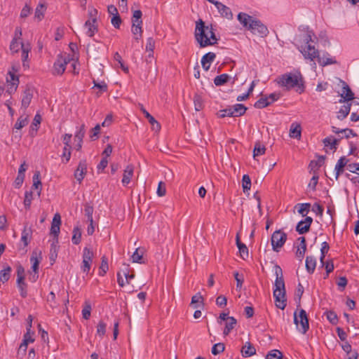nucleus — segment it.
I'll use <instances>...</instances> for the list:
<instances>
[{
  "label": "nucleus",
  "instance_id": "1",
  "mask_svg": "<svg viewBox=\"0 0 359 359\" xmlns=\"http://www.w3.org/2000/svg\"><path fill=\"white\" fill-rule=\"evenodd\" d=\"M194 36L201 48L215 45L219 40L216 37L212 25H205L201 19L196 22Z\"/></svg>",
  "mask_w": 359,
  "mask_h": 359
},
{
  "label": "nucleus",
  "instance_id": "2",
  "mask_svg": "<svg viewBox=\"0 0 359 359\" xmlns=\"http://www.w3.org/2000/svg\"><path fill=\"white\" fill-rule=\"evenodd\" d=\"M275 273L276 278L274 283L273 297L276 306L283 310L287 306L286 290L282 269L277 264L275 266Z\"/></svg>",
  "mask_w": 359,
  "mask_h": 359
},
{
  "label": "nucleus",
  "instance_id": "3",
  "mask_svg": "<svg viewBox=\"0 0 359 359\" xmlns=\"http://www.w3.org/2000/svg\"><path fill=\"white\" fill-rule=\"evenodd\" d=\"M278 83L287 90L296 88V91L299 94L305 90L304 78L300 72L281 75L278 78Z\"/></svg>",
  "mask_w": 359,
  "mask_h": 359
},
{
  "label": "nucleus",
  "instance_id": "4",
  "mask_svg": "<svg viewBox=\"0 0 359 359\" xmlns=\"http://www.w3.org/2000/svg\"><path fill=\"white\" fill-rule=\"evenodd\" d=\"M302 30L305 33L301 35L300 38L302 42L306 44V46L304 48L301 46L299 50L306 59L313 61L319 56L318 50L314 46L310 44V42L313 41L312 37L315 36L314 32L310 30L308 26L303 27Z\"/></svg>",
  "mask_w": 359,
  "mask_h": 359
},
{
  "label": "nucleus",
  "instance_id": "5",
  "mask_svg": "<svg viewBox=\"0 0 359 359\" xmlns=\"http://www.w3.org/2000/svg\"><path fill=\"white\" fill-rule=\"evenodd\" d=\"M298 310L299 308L294 312V323L299 332L305 334L309 329V318L305 310L300 309L297 315Z\"/></svg>",
  "mask_w": 359,
  "mask_h": 359
},
{
  "label": "nucleus",
  "instance_id": "6",
  "mask_svg": "<svg viewBox=\"0 0 359 359\" xmlns=\"http://www.w3.org/2000/svg\"><path fill=\"white\" fill-rule=\"evenodd\" d=\"M32 233L33 230L32 226H29L27 222H25L24 228L21 233L20 242L18 245V250L22 252V254H26L27 252V247L31 242Z\"/></svg>",
  "mask_w": 359,
  "mask_h": 359
},
{
  "label": "nucleus",
  "instance_id": "7",
  "mask_svg": "<svg viewBox=\"0 0 359 359\" xmlns=\"http://www.w3.org/2000/svg\"><path fill=\"white\" fill-rule=\"evenodd\" d=\"M73 59L70 57L69 55H63L62 54H59L53 64V74H63L66 69L67 65Z\"/></svg>",
  "mask_w": 359,
  "mask_h": 359
},
{
  "label": "nucleus",
  "instance_id": "8",
  "mask_svg": "<svg viewBox=\"0 0 359 359\" xmlns=\"http://www.w3.org/2000/svg\"><path fill=\"white\" fill-rule=\"evenodd\" d=\"M287 241V234L282 230L275 231L271 238L272 249L278 252Z\"/></svg>",
  "mask_w": 359,
  "mask_h": 359
},
{
  "label": "nucleus",
  "instance_id": "9",
  "mask_svg": "<svg viewBox=\"0 0 359 359\" xmlns=\"http://www.w3.org/2000/svg\"><path fill=\"white\" fill-rule=\"evenodd\" d=\"M17 286L20 291V296L22 298H25L27 296V284L25 281V269L21 265L17 266Z\"/></svg>",
  "mask_w": 359,
  "mask_h": 359
},
{
  "label": "nucleus",
  "instance_id": "10",
  "mask_svg": "<svg viewBox=\"0 0 359 359\" xmlns=\"http://www.w3.org/2000/svg\"><path fill=\"white\" fill-rule=\"evenodd\" d=\"M249 31L261 37H266L269 33L267 27L260 20L256 18L249 25Z\"/></svg>",
  "mask_w": 359,
  "mask_h": 359
},
{
  "label": "nucleus",
  "instance_id": "11",
  "mask_svg": "<svg viewBox=\"0 0 359 359\" xmlns=\"http://www.w3.org/2000/svg\"><path fill=\"white\" fill-rule=\"evenodd\" d=\"M94 253L90 248L87 247L84 248L83 251V261L81 264V270L83 273L88 274L90 271V266L93 262Z\"/></svg>",
  "mask_w": 359,
  "mask_h": 359
},
{
  "label": "nucleus",
  "instance_id": "12",
  "mask_svg": "<svg viewBox=\"0 0 359 359\" xmlns=\"http://www.w3.org/2000/svg\"><path fill=\"white\" fill-rule=\"evenodd\" d=\"M312 223L313 218L311 217H306L304 219H302L297 223L295 229L299 234L306 233L310 231Z\"/></svg>",
  "mask_w": 359,
  "mask_h": 359
},
{
  "label": "nucleus",
  "instance_id": "13",
  "mask_svg": "<svg viewBox=\"0 0 359 359\" xmlns=\"http://www.w3.org/2000/svg\"><path fill=\"white\" fill-rule=\"evenodd\" d=\"M87 172V162L86 160H81L79 163L78 167L74 172V177L79 184L83 181Z\"/></svg>",
  "mask_w": 359,
  "mask_h": 359
},
{
  "label": "nucleus",
  "instance_id": "14",
  "mask_svg": "<svg viewBox=\"0 0 359 359\" xmlns=\"http://www.w3.org/2000/svg\"><path fill=\"white\" fill-rule=\"evenodd\" d=\"M349 162V159H348L346 156H343L339 158L338 161L337 162L334 171H335V179L337 180L339 177L344 173V168L346 166L348 168V165Z\"/></svg>",
  "mask_w": 359,
  "mask_h": 359
},
{
  "label": "nucleus",
  "instance_id": "15",
  "mask_svg": "<svg viewBox=\"0 0 359 359\" xmlns=\"http://www.w3.org/2000/svg\"><path fill=\"white\" fill-rule=\"evenodd\" d=\"M342 138V136H339L338 138H335L330 135L323 139V143L325 147H329L331 150L335 151L337 149V146Z\"/></svg>",
  "mask_w": 359,
  "mask_h": 359
},
{
  "label": "nucleus",
  "instance_id": "16",
  "mask_svg": "<svg viewBox=\"0 0 359 359\" xmlns=\"http://www.w3.org/2000/svg\"><path fill=\"white\" fill-rule=\"evenodd\" d=\"M342 93H341V99L339 102H348L354 99V93L351 91L349 86L343 82Z\"/></svg>",
  "mask_w": 359,
  "mask_h": 359
},
{
  "label": "nucleus",
  "instance_id": "17",
  "mask_svg": "<svg viewBox=\"0 0 359 359\" xmlns=\"http://www.w3.org/2000/svg\"><path fill=\"white\" fill-rule=\"evenodd\" d=\"M33 88L27 86L22 98V107L27 109L29 107L33 97Z\"/></svg>",
  "mask_w": 359,
  "mask_h": 359
},
{
  "label": "nucleus",
  "instance_id": "18",
  "mask_svg": "<svg viewBox=\"0 0 359 359\" xmlns=\"http://www.w3.org/2000/svg\"><path fill=\"white\" fill-rule=\"evenodd\" d=\"M237 19L245 29L249 30V25H250L251 21H254L255 18L245 13L241 12L238 14Z\"/></svg>",
  "mask_w": 359,
  "mask_h": 359
},
{
  "label": "nucleus",
  "instance_id": "19",
  "mask_svg": "<svg viewBox=\"0 0 359 359\" xmlns=\"http://www.w3.org/2000/svg\"><path fill=\"white\" fill-rule=\"evenodd\" d=\"M215 57L216 55L212 52H209L202 57L201 65L204 70H209L210 64L215 60Z\"/></svg>",
  "mask_w": 359,
  "mask_h": 359
},
{
  "label": "nucleus",
  "instance_id": "20",
  "mask_svg": "<svg viewBox=\"0 0 359 359\" xmlns=\"http://www.w3.org/2000/svg\"><path fill=\"white\" fill-rule=\"evenodd\" d=\"M316 59L318 64L322 67L337 64V61L335 60V58L330 57V54L327 52L324 53L322 57L319 55Z\"/></svg>",
  "mask_w": 359,
  "mask_h": 359
},
{
  "label": "nucleus",
  "instance_id": "21",
  "mask_svg": "<svg viewBox=\"0 0 359 359\" xmlns=\"http://www.w3.org/2000/svg\"><path fill=\"white\" fill-rule=\"evenodd\" d=\"M85 133H86L85 125L82 124L80 126L79 130L76 133V134L74 135L75 140L77 141V143L75 145V149L77 151L81 150V149L82 147L83 139L85 136Z\"/></svg>",
  "mask_w": 359,
  "mask_h": 359
},
{
  "label": "nucleus",
  "instance_id": "22",
  "mask_svg": "<svg viewBox=\"0 0 359 359\" xmlns=\"http://www.w3.org/2000/svg\"><path fill=\"white\" fill-rule=\"evenodd\" d=\"M215 6L222 17H224L227 19L233 18L232 12L229 7H227L226 6H225L224 4L219 1L216 2Z\"/></svg>",
  "mask_w": 359,
  "mask_h": 359
},
{
  "label": "nucleus",
  "instance_id": "23",
  "mask_svg": "<svg viewBox=\"0 0 359 359\" xmlns=\"http://www.w3.org/2000/svg\"><path fill=\"white\" fill-rule=\"evenodd\" d=\"M236 243L238 248L241 257L244 260L246 259L249 256L248 249L246 245L241 241L238 233H237L236 237Z\"/></svg>",
  "mask_w": 359,
  "mask_h": 359
},
{
  "label": "nucleus",
  "instance_id": "24",
  "mask_svg": "<svg viewBox=\"0 0 359 359\" xmlns=\"http://www.w3.org/2000/svg\"><path fill=\"white\" fill-rule=\"evenodd\" d=\"M241 355L244 358L250 357L256 353L255 346L250 342H246L245 345L241 348Z\"/></svg>",
  "mask_w": 359,
  "mask_h": 359
},
{
  "label": "nucleus",
  "instance_id": "25",
  "mask_svg": "<svg viewBox=\"0 0 359 359\" xmlns=\"http://www.w3.org/2000/svg\"><path fill=\"white\" fill-rule=\"evenodd\" d=\"M297 240L300 242V243H299V247H298V248L297 250L296 256L300 260H302V258L304 257L305 252L306 250V241L305 237H304V236H301V237L298 238Z\"/></svg>",
  "mask_w": 359,
  "mask_h": 359
},
{
  "label": "nucleus",
  "instance_id": "26",
  "mask_svg": "<svg viewBox=\"0 0 359 359\" xmlns=\"http://www.w3.org/2000/svg\"><path fill=\"white\" fill-rule=\"evenodd\" d=\"M133 171L134 168L132 165H128L126 169L124 170L123 179H122V184L123 186H127L130 182V180L133 175Z\"/></svg>",
  "mask_w": 359,
  "mask_h": 359
},
{
  "label": "nucleus",
  "instance_id": "27",
  "mask_svg": "<svg viewBox=\"0 0 359 359\" xmlns=\"http://www.w3.org/2000/svg\"><path fill=\"white\" fill-rule=\"evenodd\" d=\"M38 190L37 194L39 196L41 195V189H42V184L40 179V172L36 171L33 175V184L32 186V189Z\"/></svg>",
  "mask_w": 359,
  "mask_h": 359
},
{
  "label": "nucleus",
  "instance_id": "28",
  "mask_svg": "<svg viewBox=\"0 0 359 359\" xmlns=\"http://www.w3.org/2000/svg\"><path fill=\"white\" fill-rule=\"evenodd\" d=\"M41 122V116L36 114L34 118L33 122L32 123V125L30 126L29 129V135L32 137H34L36 135L39 125Z\"/></svg>",
  "mask_w": 359,
  "mask_h": 359
},
{
  "label": "nucleus",
  "instance_id": "29",
  "mask_svg": "<svg viewBox=\"0 0 359 359\" xmlns=\"http://www.w3.org/2000/svg\"><path fill=\"white\" fill-rule=\"evenodd\" d=\"M316 266V259L313 256H307L306 258V269L309 274L313 273Z\"/></svg>",
  "mask_w": 359,
  "mask_h": 359
},
{
  "label": "nucleus",
  "instance_id": "30",
  "mask_svg": "<svg viewBox=\"0 0 359 359\" xmlns=\"http://www.w3.org/2000/svg\"><path fill=\"white\" fill-rule=\"evenodd\" d=\"M234 117L241 116L246 112L248 108L243 104H236L231 107Z\"/></svg>",
  "mask_w": 359,
  "mask_h": 359
},
{
  "label": "nucleus",
  "instance_id": "31",
  "mask_svg": "<svg viewBox=\"0 0 359 359\" xmlns=\"http://www.w3.org/2000/svg\"><path fill=\"white\" fill-rule=\"evenodd\" d=\"M302 128L298 123H292L290 129V136L293 138L299 139L301 137Z\"/></svg>",
  "mask_w": 359,
  "mask_h": 359
},
{
  "label": "nucleus",
  "instance_id": "32",
  "mask_svg": "<svg viewBox=\"0 0 359 359\" xmlns=\"http://www.w3.org/2000/svg\"><path fill=\"white\" fill-rule=\"evenodd\" d=\"M236 323L237 320L234 317H229V320L226 321L225 327L223 332L224 335L227 336L231 332V331L234 328Z\"/></svg>",
  "mask_w": 359,
  "mask_h": 359
},
{
  "label": "nucleus",
  "instance_id": "33",
  "mask_svg": "<svg viewBox=\"0 0 359 359\" xmlns=\"http://www.w3.org/2000/svg\"><path fill=\"white\" fill-rule=\"evenodd\" d=\"M304 289L301 283H299L294 292V301L297 304V307L301 306V299L303 295Z\"/></svg>",
  "mask_w": 359,
  "mask_h": 359
},
{
  "label": "nucleus",
  "instance_id": "34",
  "mask_svg": "<svg viewBox=\"0 0 359 359\" xmlns=\"http://www.w3.org/2000/svg\"><path fill=\"white\" fill-rule=\"evenodd\" d=\"M84 26L88 28L87 35L90 37H93L98 31L97 25L93 23V20L86 21Z\"/></svg>",
  "mask_w": 359,
  "mask_h": 359
},
{
  "label": "nucleus",
  "instance_id": "35",
  "mask_svg": "<svg viewBox=\"0 0 359 359\" xmlns=\"http://www.w3.org/2000/svg\"><path fill=\"white\" fill-rule=\"evenodd\" d=\"M94 211V208L91 203H86L84 204V215L87 217V221L88 222H93V214Z\"/></svg>",
  "mask_w": 359,
  "mask_h": 359
},
{
  "label": "nucleus",
  "instance_id": "36",
  "mask_svg": "<svg viewBox=\"0 0 359 359\" xmlns=\"http://www.w3.org/2000/svg\"><path fill=\"white\" fill-rule=\"evenodd\" d=\"M351 104L348 103L347 104H344L341 106V109H339L338 114H337V118L339 120L344 119L348 114L350 112L351 110Z\"/></svg>",
  "mask_w": 359,
  "mask_h": 359
},
{
  "label": "nucleus",
  "instance_id": "37",
  "mask_svg": "<svg viewBox=\"0 0 359 359\" xmlns=\"http://www.w3.org/2000/svg\"><path fill=\"white\" fill-rule=\"evenodd\" d=\"M12 269L11 266H7L6 268L0 271V282L3 283L7 282L10 277Z\"/></svg>",
  "mask_w": 359,
  "mask_h": 359
},
{
  "label": "nucleus",
  "instance_id": "38",
  "mask_svg": "<svg viewBox=\"0 0 359 359\" xmlns=\"http://www.w3.org/2000/svg\"><path fill=\"white\" fill-rule=\"evenodd\" d=\"M230 76L227 74H222L214 79V83L217 86H221L229 81Z\"/></svg>",
  "mask_w": 359,
  "mask_h": 359
},
{
  "label": "nucleus",
  "instance_id": "39",
  "mask_svg": "<svg viewBox=\"0 0 359 359\" xmlns=\"http://www.w3.org/2000/svg\"><path fill=\"white\" fill-rule=\"evenodd\" d=\"M299 206V208L298 209L297 212L299 215H301L302 217H307L306 215L310 210L311 208V203H298L296 206Z\"/></svg>",
  "mask_w": 359,
  "mask_h": 359
},
{
  "label": "nucleus",
  "instance_id": "40",
  "mask_svg": "<svg viewBox=\"0 0 359 359\" xmlns=\"http://www.w3.org/2000/svg\"><path fill=\"white\" fill-rule=\"evenodd\" d=\"M81 239V230L80 227L75 226L73 229V236L72 238V243L74 245H78L80 243Z\"/></svg>",
  "mask_w": 359,
  "mask_h": 359
},
{
  "label": "nucleus",
  "instance_id": "41",
  "mask_svg": "<svg viewBox=\"0 0 359 359\" xmlns=\"http://www.w3.org/2000/svg\"><path fill=\"white\" fill-rule=\"evenodd\" d=\"M33 199V191H26L25 194L24 205L26 210H29L31 207L32 201Z\"/></svg>",
  "mask_w": 359,
  "mask_h": 359
},
{
  "label": "nucleus",
  "instance_id": "42",
  "mask_svg": "<svg viewBox=\"0 0 359 359\" xmlns=\"http://www.w3.org/2000/svg\"><path fill=\"white\" fill-rule=\"evenodd\" d=\"M266 151V148L259 142L255 143L253 149V156L255 158L257 156L263 155Z\"/></svg>",
  "mask_w": 359,
  "mask_h": 359
},
{
  "label": "nucleus",
  "instance_id": "43",
  "mask_svg": "<svg viewBox=\"0 0 359 359\" xmlns=\"http://www.w3.org/2000/svg\"><path fill=\"white\" fill-rule=\"evenodd\" d=\"M271 104V102L268 100V98L261 97L254 104V107L257 109H263Z\"/></svg>",
  "mask_w": 359,
  "mask_h": 359
},
{
  "label": "nucleus",
  "instance_id": "44",
  "mask_svg": "<svg viewBox=\"0 0 359 359\" xmlns=\"http://www.w3.org/2000/svg\"><path fill=\"white\" fill-rule=\"evenodd\" d=\"M30 261L32 263V269L35 273H39V266L40 263V259H39L36 257V252H33L32 255L30 257Z\"/></svg>",
  "mask_w": 359,
  "mask_h": 359
},
{
  "label": "nucleus",
  "instance_id": "45",
  "mask_svg": "<svg viewBox=\"0 0 359 359\" xmlns=\"http://www.w3.org/2000/svg\"><path fill=\"white\" fill-rule=\"evenodd\" d=\"M327 319L332 325H337L338 323V317L337 313L333 311H327L325 312Z\"/></svg>",
  "mask_w": 359,
  "mask_h": 359
},
{
  "label": "nucleus",
  "instance_id": "46",
  "mask_svg": "<svg viewBox=\"0 0 359 359\" xmlns=\"http://www.w3.org/2000/svg\"><path fill=\"white\" fill-rule=\"evenodd\" d=\"M27 124H28L27 116L24 117L23 116H21L18 118L15 124L14 125L13 129L20 130L21 128H22Z\"/></svg>",
  "mask_w": 359,
  "mask_h": 359
},
{
  "label": "nucleus",
  "instance_id": "47",
  "mask_svg": "<svg viewBox=\"0 0 359 359\" xmlns=\"http://www.w3.org/2000/svg\"><path fill=\"white\" fill-rule=\"evenodd\" d=\"M46 8V6L43 4H40L37 6L35 10L34 17L37 18L39 21H41L43 18Z\"/></svg>",
  "mask_w": 359,
  "mask_h": 359
},
{
  "label": "nucleus",
  "instance_id": "48",
  "mask_svg": "<svg viewBox=\"0 0 359 359\" xmlns=\"http://www.w3.org/2000/svg\"><path fill=\"white\" fill-rule=\"evenodd\" d=\"M59 248H60V247H55V245L50 246V253H49V259H50V265H53L54 263L55 262L56 259L57 257V253L59 251Z\"/></svg>",
  "mask_w": 359,
  "mask_h": 359
},
{
  "label": "nucleus",
  "instance_id": "49",
  "mask_svg": "<svg viewBox=\"0 0 359 359\" xmlns=\"http://www.w3.org/2000/svg\"><path fill=\"white\" fill-rule=\"evenodd\" d=\"M321 245H322L321 249H320L321 255H320V263L322 264V266H323L324 259H325L326 254L329 251L330 245L326 241L323 242Z\"/></svg>",
  "mask_w": 359,
  "mask_h": 359
},
{
  "label": "nucleus",
  "instance_id": "50",
  "mask_svg": "<svg viewBox=\"0 0 359 359\" xmlns=\"http://www.w3.org/2000/svg\"><path fill=\"white\" fill-rule=\"evenodd\" d=\"M109 269L107 258L105 256L102 257L101 265L100 266L99 275L100 276H104Z\"/></svg>",
  "mask_w": 359,
  "mask_h": 359
},
{
  "label": "nucleus",
  "instance_id": "51",
  "mask_svg": "<svg viewBox=\"0 0 359 359\" xmlns=\"http://www.w3.org/2000/svg\"><path fill=\"white\" fill-rule=\"evenodd\" d=\"M242 187L243 192L245 193L250 189L251 180L248 175H244L242 178Z\"/></svg>",
  "mask_w": 359,
  "mask_h": 359
},
{
  "label": "nucleus",
  "instance_id": "52",
  "mask_svg": "<svg viewBox=\"0 0 359 359\" xmlns=\"http://www.w3.org/2000/svg\"><path fill=\"white\" fill-rule=\"evenodd\" d=\"M142 13L140 10H136L133 12L132 17V23H133V25H135V23L142 24Z\"/></svg>",
  "mask_w": 359,
  "mask_h": 359
},
{
  "label": "nucleus",
  "instance_id": "53",
  "mask_svg": "<svg viewBox=\"0 0 359 359\" xmlns=\"http://www.w3.org/2000/svg\"><path fill=\"white\" fill-rule=\"evenodd\" d=\"M282 358L283 353L276 349L271 351L266 355V359H281Z\"/></svg>",
  "mask_w": 359,
  "mask_h": 359
},
{
  "label": "nucleus",
  "instance_id": "54",
  "mask_svg": "<svg viewBox=\"0 0 359 359\" xmlns=\"http://www.w3.org/2000/svg\"><path fill=\"white\" fill-rule=\"evenodd\" d=\"M195 109L200 111L203 108V99L201 95L196 94L194 97Z\"/></svg>",
  "mask_w": 359,
  "mask_h": 359
},
{
  "label": "nucleus",
  "instance_id": "55",
  "mask_svg": "<svg viewBox=\"0 0 359 359\" xmlns=\"http://www.w3.org/2000/svg\"><path fill=\"white\" fill-rule=\"evenodd\" d=\"M91 313V305L89 302H85L84 306L82 310L83 318L86 320L89 319Z\"/></svg>",
  "mask_w": 359,
  "mask_h": 359
},
{
  "label": "nucleus",
  "instance_id": "56",
  "mask_svg": "<svg viewBox=\"0 0 359 359\" xmlns=\"http://www.w3.org/2000/svg\"><path fill=\"white\" fill-rule=\"evenodd\" d=\"M225 349L224 344L223 343H217L213 345L211 349V353L216 355L219 353H222Z\"/></svg>",
  "mask_w": 359,
  "mask_h": 359
},
{
  "label": "nucleus",
  "instance_id": "57",
  "mask_svg": "<svg viewBox=\"0 0 359 359\" xmlns=\"http://www.w3.org/2000/svg\"><path fill=\"white\" fill-rule=\"evenodd\" d=\"M114 60L118 62V63L120 65L121 68L122 69L123 71H124V72H126V73L128 72V66H126L123 63L122 57H121V55L118 52L115 53V54L114 55Z\"/></svg>",
  "mask_w": 359,
  "mask_h": 359
},
{
  "label": "nucleus",
  "instance_id": "58",
  "mask_svg": "<svg viewBox=\"0 0 359 359\" xmlns=\"http://www.w3.org/2000/svg\"><path fill=\"white\" fill-rule=\"evenodd\" d=\"M199 302L203 304V297L201 294L200 292H198L196 294L192 297L190 305L193 306V307L196 309L198 307V306L196 304Z\"/></svg>",
  "mask_w": 359,
  "mask_h": 359
},
{
  "label": "nucleus",
  "instance_id": "59",
  "mask_svg": "<svg viewBox=\"0 0 359 359\" xmlns=\"http://www.w3.org/2000/svg\"><path fill=\"white\" fill-rule=\"evenodd\" d=\"M332 131L335 134L348 133V134H351L353 137L357 136V134L352 129L349 128L339 129L335 126H332Z\"/></svg>",
  "mask_w": 359,
  "mask_h": 359
},
{
  "label": "nucleus",
  "instance_id": "60",
  "mask_svg": "<svg viewBox=\"0 0 359 359\" xmlns=\"http://www.w3.org/2000/svg\"><path fill=\"white\" fill-rule=\"evenodd\" d=\"M21 47V42L19 43L17 39L14 37L10 44V50L12 53H18Z\"/></svg>",
  "mask_w": 359,
  "mask_h": 359
},
{
  "label": "nucleus",
  "instance_id": "61",
  "mask_svg": "<svg viewBox=\"0 0 359 359\" xmlns=\"http://www.w3.org/2000/svg\"><path fill=\"white\" fill-rule=\"evenodd\" d=\"M233 276L236 281V287L241 289L242 287L243 281H244V277L243 274H239L238 271L233 272Z\"/></svg>",
  "mask_w": 359,
  "mask_h": 359
},
{
  "label": "nucleus",
  "instance_id": "62",
  "mask_svg": "<svg viewBox=\"0 0 359 359\" xmlns=\"http://www.w3.org/2000/svg\"><path fill=\"white\" fill-rule=\"evenodd\" d=\"M93 88H98L100 91V93H104L107 90V85L105 83L104 81H102L100 83L97 82L95 79L93 81Z\"/></svg>",
  "mask_w": 359,
  "mask_h": 359
},
{
  "label": "nucleus",
  "instance_id": "63",
  "mask_svg": "<svg viewBox=\"0 0 359 359\" xmlns=\"http://www.w3.org/2000/svg\"><path fill=\"white\" fill-rule=\"evenodd\" d=\"M106 327L105 323L100 321L97 326V334L100 337H103L106 333Z\"/></svg>",
  "mask_w": 359,
  "mask_h": 359
},
{
  "label": "nucleus",
  "instance_id": "64",
  "mask_svg": "<svg viewBox=\"0 0 359 359\" xmlns=\"http://www.w3.org/2000/svg\"><path fill=\"white\" fill-rule=\"evenodd\" d=\"M62 157L63 158L62 161L65 163H68L71 158V148H67V147H64Z\"/></svg>",
  "mask_w": 359,
  "mask_h": 359
}]
</instances>
